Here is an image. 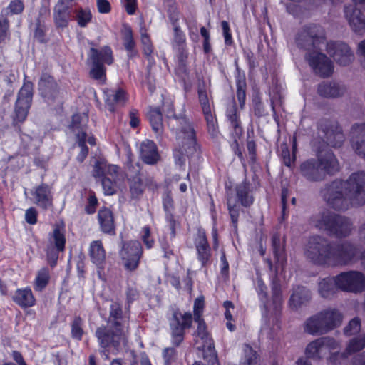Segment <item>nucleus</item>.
I'll use <instances>...</instances> for the list:
<instances>
[{
    "mask_svg": "<svg viewBox=\"0 0 365 365\" xmlns=\"http://www.w3.org/2000/svg\"><path fill=\"white\" fill-rule=\"evenodd\" d=\"M207 121V130L212 137H216L218 133V126L216 118L212 115V113L204 114Z\"/></svg>",
    "mask_w": 365,
    "mask_h": 365,
    "instance_id": "4d7b16f0",
    "label": "nucleus"
},
{
    "mask_svg": "<svg viewBox=\"0 0 365 365\" xmlns=\"http://www.w3.org/2000/svg\"><path fill=\"white\" fill-rule=\"evenodd\" d=\"M167 5L169 6L168 9V14L171 23L174 26H179L178 21L179 20V12L177 11L174 1L173 0H167Z\"/></svg>",
    "mask_w": 365,
    "mask_h": 365,
    "instance_id": "13d9d810",
    "label": "nucleus"
},
{
    "mask_svg": "<svg viewBox=\"0 0 365 365\" xmlns=\"http://www.w3.org/2000/svg\"><path fill=\"white\" fill-rule=\"evenodd\" d=\"M237 98L241 108H243L246 99V81L245 78H238L236 82Z\"/></svg>",
    "mask_w": 365,
    "mask_h": 365,
    "instance_id": "3c124183",
    "label": "nucleus"
},
{
    "mask_svg": "<svg viewBox=\"0 0 365 365\" xmlns=\"http://www.w3.org/2000/svg\"><path fill=\"white\" fill-rule=\"evenodd\" d=\"M96 52L97 60L98 64H108L110 65L113 62V52L111 48L109 46H103L101 50H98L94 48H91L89 51L88 57L91 61V63H93V58L94 51Z\"/></svg>",
    "mask_w": 365,
    "mask_h": 365,
    "instance_id": "ea45409f",
    "label": "nucleus"
},
{
    "mask_svg": "<svg viewBox=\"0 0 365 365\" xmlns=\"http://www.w3.org/2000/svg\"><path fill=\"white\" fill-rule=\"evenodd\" d=\"M71 129L75 133L78 145L81 151L76 157L79 163H83L88 154V148L86 145L87 128L85 123H81V117L79 114H75L72 117Z\"/></svg>",
    "mask_w": 365,
    "mask_h": 365,
    "instance_id": "b1692460",
    "label": "nucleus"
},
{
    "mask_svg": "<svg viewBox=\"0 0 365 365\" xmlns=\"http://www.w3.org/2000/svg\"><path fill=\"white\" fill-rule=\"evenodd\" d=\"M141 239L148 249L153 247L154 240L150 236V230L148 226L143 227L141 231Z\"/></svg>",
    "mask_w": 365,
    "mask_h": 365,
    "instance_id": "0e129e2a",
    "label": "nucleus"
},
{
    "mask_svg": "<svg viewBox=\"0 0 365 365\" xmlns=\"http://www.w3.org/2000/svg\"><path fill=\"white\" fill-rule=\"evenodd\" d=\"M319 130L324 133L326 143L331 147H340L344 140V136L341 128L336 123L327 120H321L318 125Z\"/></svg>",
    "mask_w": 365,
    "mask_h": 365,
    "instance_id": "5701e85b",
    "label": "nucleus"
},
{
    "mask_svg": "<svg viewBox=\"0 0 365 365\" xmlns=\"http://www.w3.org/2000/svg\"><path fill=\"white\" fill-rule=\"evenodd\" d=\"M240 365H260V359L257 353L248 345L243 347V355Z\"/></svg>",
    "mask_w": 365,
    "mask_h": 365,
    "instance_id": "79ce46f5",
    "label": "nucleus"
},
{
    "mask_svg": "<svg viewBox=\"0 0 365 365\" xmlns=\"http://www.w3.org/2000/svg\"><path fill=\"white\" fill-rule=\"evenodd\" d=\"M7 9L12 14H20L24 9V4L21 0H13L9 4Z\"/></svg>",
    "mask_w": 365,
    "mask_h": 365,
    "instance_id": "774afa93",
    "label": "nucleus"
},
{
    "mask_svg": "<svg viewBox=\"0 0 365 365\" xmlns=\"http://www.w3.org/2000/svg\"><path fill=\"white\" fill-rule=\"evenodd\" d=\"M192 324V315L189 312H175L170 322L173 343L178 346L184 339L185 329Z\"/></svg>",
    "mask_w": 365,
    "mask_h": 365,
    "instance_id": "aec40b11",
    "label": "nucleus"
},
{
    "mask_svg": "<svg viewBox=\"0 0 365 365\" xmlns=\"http://www.w3.org/2000/svg\"><path fill=\"white\" fill-rule=\"evenodd\" d=\"M89 256L91 262L99 269H103L106 264V250L101 240L92 241L89 246Z\"/></svg>",
    "mask_w": 365,
    "mask_h": 365,
    "instance_id": "473e14b6",
    "label": "nucleus"
},
{
    "mask_svg": "<svg viewBox=\"0 0 365 365\" xmlns=\"http://www.w3.org/2000/svg\"><path fill=\"white\" fill-rule=\"evenodd\" d=\"M198 98L202 107L203 114L212 113L207 94L204 86H200L198 88Z\"/></svg>",
    "mask_w": 365,
    "mask_h": 365,
    "instance_id": "603ef678",
    "label": "nucleus"
},
{
    "mask_svg": "<svg viewBox=\"0 0 365 365\" xmlns=\"http://www.w3.org/2000/svg\"><path fill=\"white\" fill-rule=\"evenodd\" d=\"M326 51L338 65L348 66L354 60V54L350 46L342 41L326 43Z\"/></svg>",
    "mask_w": 365,
    "mask_h": 365,
    "instance_id": "4468645a",
    "label": "nucleus"
},
{
    "mask_svg": "<svg viewBox=\"0 0 365 365\" xmlns=\"http://www.w3.org/2000/svg\"><path fill=\"white\" fill-rule=\"evenodd\" d=\"M304 57L317 75L327 78L333 73L334 65L332 61L319 51L306 53Z\"/></svg>",
    "mask_w": 365,
    "mask_h": 365,
    "instance_id": "a211bd4d",
    "label": "nucleus"
},
{
    "mask_svg": "<svg viewBox=\"0 0 365 365\" xmlns=\"http://www.w3.org/2000/svg\"><path fill=\"white\" fill-rule=\"evenodd\" d=\"M338 288L355 294L365 290V275L361 272H344L336 276Z\"/></svg>",
    "mask_w": 365,
    "mask_h": 365,
    "instance_id": "9b49d317",
    "label": "nucleus"
},
{
    "mask_svg": "<svg viewBox=\"0 0 365 365\" xmlns=\"http://www.w3.org/2000/svg\"><path fill=\"white\" fill-rule=\"evenodd\" d=\"M163 205L166 215L172 214L174 210V201L170 192H167L163 195Z\"/></svg>",
    "mask_w": 365,
    "mask_h": 365,
    "instance_id": "e2e57ef3",
    "label": "nucleus"
},
{
    "mask_svg": "<svg viewBox=\"0 0 365 365\" xmlns=\"http://www.w3.org/2000/svg\"><path fill=\"white\" fill-rule=\"evenodd\" d=\"M314 226L329 235L338 238L349 236L352 230L351 220L329 210H324L314 220Z\"/></svg>",
    "mask_w": 365,
    "mask_h": 365,
    "instance_id": "39448f33",
    "label": "nucleus"
},
{
    "mask_svg": "<svg viewBox=\"0 0 365 365\" xmlns=\"http://www.w3.org/2000/svg\"><path fill=\"white\" fill-rule=\"evenodd\" d=\"M337 347L338 343L334 339L322 337L309 343L305 353L308 358L317 359L324 357Z\"/></svg>",
    "mask_w": 365,
    "mask_h": 365,
    "instance_id": "4be33fe9",
    "label": "nucleus"
},
{
    "mask_svg": "<svg viewBox=\"0 0 365 365\" xmlns=\"http://www.w3.org/2000/svg\"><path fill=\"white\" fill-rule=\"evenodd\" d=\"M235 190L236 199L232 193H228L227 195V205L232 226L233 229L237 231L240 211L239 203L244 207H250L253 204L255 198L252 185L245 180L237 184L235 186Z\"/></svg>",
    "mask_w": 365,
    "mask_h": 365,
    "instance_id": "423d86ee",
    "label": "nucleus"
},
{
    "mask_svg": "<svg viewBox=\"0 0 365 365\" xmlns=\"http://www.w3.org/2000/svg\"><path fill=\"white\" fill-rule=\"evenodd\" d=\"M104 96L106 106L110 112L115 110V104L123 103L125 101V93L121 89H108L104 91Z\"/></svg>",
    "mask_w": 365,
    "mask_h": 365,
    "instance_id": "e433bc0d",
    "label": "nucleus"
},
{
    "mask_svg": "<svg viewBox=\"0 0 365 365\" xmlns=\"http://www.w3.org/2000/svg\"><path fill=\"white\" fill-rule=\"evenodd\" d=\"M9 21L3 14L0 15V43L9 37Z\"/></svg>",
    "mask_w": 365,
    "mask_h": 365,
    "instance_id": "5fc2aeb1",
    "label": "nucleus"
},
{
    "mask_svg": "<svg viewBox=\"0 0 365 365\" xmlns=\"http://www.w3.org/2000/svg\"><path fill=\"white\" fill-rule=\"evenodd\" d=\"M93 15L89 9L79 8L75 10V19L81 28L86 27L91 21Z\"/></svg>",
    "mask_w": 365,
    "mask_h": 365,
    "instance_id": "a18cd8bd",
    "label": "nucleus"
},
{
    "mask_svg": "<svg viewBox=\"0 0 365 365\" xmlns=\"http://www.w3.org/2000/svg\"><path fill=\"white\" fill-rule=\"evenodd\" d=\"M93 51L95 52L93 56V63H92V68L90 71V75L93 78L101 82H104L106 80V68L104 65L98 64L96 52L95 51Z\"/></svg>",
    "mask_w": 365,
    "mask_h": 365,
    "instance_id": "49530a36",
    "label": "nucleus"
},
{
    "mask_svg": "<svg viewBox=\"0 0 365 365\" xmlns=\"http://www.w3.org/2000/svg\"><path fill=\"white\" fill-rule=\"evenodd\" d=\"M153 132L160 136L163 130V116L159 108H151L147 114Z\"/></svg>",
    "mask_w": 365,
    "mask_h": 365,
    "instance_id": "4c0bfd02",
    "label": "nucleus"
},
{
    "mask_svg": "<svg viewBox=\"0 0 365 365\" xmlns=\"http://www.w3.org/2000/svg\"><path fill=\"white\" fill-rule=\"evenodd\" d=\"M82 321L80 318H76L72 324L71 333L73 337L80 340L83 335V329L81 328Z\"/></svg>",
    "mask_w": 365,
    "mask_h": 365,
    "instance_id": "338daca9",
    "label": "nucleus"
},
{
    "mask_svg": "<svg viewBox=\"0 0 365 365\" xmlns=\"http://www.w3.org/2000/svg\"><path fill=\"white\" fill-rule=\"evenodd\" d=\"M34 85L31 81L24 82L19 91L18 98L16 102L15 115L16 118L24 121L28 114L33 98Z\"/></svg>",
    "mask_w": 365,
    "mask_h": 365,
    "instance_id": "6ab92c4d",
    "label": "nucleus"
},
{
    "mask_svg": "<svg viewBox=\"0 0 365 365\" xmlns=\"http://www.w3.org/2000/svg\"><path fill=\"white\" fill-rule=\"evenodd\" d=\"M361 257L359 247L349 241L334 243L331 267L353 264Z\"/></svg>",
    "mask_w": 365,
    "mask_h": 365,
    "instance_id": "9d476101",
    "label": "nucleus"
},
{
    "mask_svg": "<svg viewBox=\"0 0 365 365\" xmlns=\"http://www.w3.org/2000/svg\"><path fill=\"white\" fill-rule=\"evenodd\" d=\"M325 332L339 326L342 321L341 314L335 309H329L319 312Z\"/></svg>",
    "mask_w": 365,
    "mask_h": 365,
    "instance_id": "2f4dec72",
    "label": "nucleus"
},
{
    "mask_svg": "<svg viewBox=\"0 0 365 365\" xmlns=\"http://www.w3.org/2000/svg\"><path fill=\"white\" fill-rule=\"evenodd\" d=\"M66 237L63 225L56 224L53 231L49 234L48 245L58 249H65Z\"/></svg>",
    "mask_w": 365,
    "mask_h": 365,
    "instance_id": "c9c22d12",
    "label": "nucleus"
},
{
    "mask_svg": "<svg viewBox=\"0 0 365 365\" xmlns=\"http://www.w3.org/2000/svg\"><path fill=\"white\" fill-rule=\"evenodd\" d=\"M365 347V336H360L356 338L352 339L349 344L347 345L345 353L344 354H337L336 355H333L331 356V361L334 363L336 365H341L340 363H338L336 361V358L341 357L343 359L346 358L347 355L351 354L353 353L359 351Z\"/></svg>",
    "mask_w": 365,
    "mask_h": 365,
    "instance_id": "f704fd0d",
    "label": "nucleus"
},
{
    "mask_svg": "<svg viewBox=\"0 0 365 365\" xmlns=\"http://www.w3.org/2000/svg\"><path fill=\"white\" fill-rule=\"evenodd\" d=\"M140 171V166L138 163L135 165H133L131 163L128 165L127 177L133 199H139L144 192V184Z\"/></svg>",
    "mask_w": 365,
    "mask_h": 365,
    "instance_id": "393cba45",
    "label": "nucleus"
},
{
    "mask_svg": "<svg viewBox=\"0 0 365 365\" xmlns=\"http://www.w3.org/2000/svg\"><path fill=\"white\" fill-rule=\"evenodd\" d=\"M128 333V319L122 316L120 305L115 303L110 307V313L107 326L99 327L96 332L100 345L108 347L118 346L124 342Z\"/></svg>",
    "mask_w": 365,
    "mask_h": 365,
    "instance_id": "7ed1b4c3",
    "label": "nucleus"
},
{
    "mask_svg": "<svg viewBox=\"0 0 365 365\" xmlns=\"http://www.w3.org/2000/svg\"><path fill=\"white\" fill-rule=\"evenodd\" d=\"M346 91L347 87L344 83L335 81H324L317 86V93L326 98L343 97Z\"/></svg>",
    "mask_w": 365,
    "mask_h": 365,
    "instance_id": "bb28decb",
    "label": "nucleus"
},
{
    "mask_svg": "<svg viewBox=\"0 0 365 365\" xmlns=\"http://www.w3.org/2000/svg\"><path fill=\"white\" fill-rule=\"evenodd\" d=\"M174 36L172 43L173 48H178L187 46L186 37L184 32L181 30L180 26H175L173 27Z\"/></svg>",
    "mask_w": 365,
    "mask_h": 365,
    "instance_id": "8fccbe9b",
    "label": "nucleus"
},
{
    "mask_svg": "<svg viewBox=\"0 0 365 365\" xmlns=\"http://www.w3.org/2000/svg\"><path fill=\"white\" fill-rule=\"evenodd\" d=\"M176 53V58L178 63V69L182 72H186V63L188 58L187 46L173 48Z\"/></svg>",
    "mask_w": 365,
    "mask_h": 365,
    "instance_id": "09e8293b",
    "label": "nucleus"
},
{
    "mask_svg": "<svg viewBox=\"0 0 365 365\" xmlns=\"http://www.w3.org/2000/svg\"><path fill=\"white\" fill-rule=\"evenodd\" d=\"M339 170V160L330 150H319L314 158L305 160L299 166L300 174L309 182L323 181Z\"/></svg>",
    "mask_w": 365,
    "mask_h": 365,
    "instance_id": "f03ea898",
    "label": "nucleus"
},
{
    "mask_svg": "<svg viewBox=\"0 0 365 365\" xmlns=\"http://www.w3.org/2000/svg\"><path fill=\"white\" fill-rule=\"evenodd\" d=\"M304 329L311 334H322L326 333L322 323L320 313L309 318L306 321Z\"/></svg>",
    "mask_w": 365,
    "mask_h": 365,
    "instance_id": "a19ab883",
    "label": "nucleus"
},
{
    "mask_svg": "<svg viewBox=\"0 0 365 365\" xmlns=\"http://www.w3.org/2000/svg\"><path fill=\"white\" fill-rule=\"evenodd\" d=\"M163 358L165 365H176L177 352L173 348H165L163 351Z\"/></svg>",
    "mask_w": 365,
    "mask_h": 365,
    "instance_id": "6e6d98bb",
    "label": "nucleus"
},
{
    "mask_svg": "<svg viewBox=\"0 0 365 365\" xmlns=\"http://www.w3.org/2000/svg\"><path fill=\"white\" fill-rule=\"evenodd\" d=\"M226 117L230 123L231 128L230 135L233 140L231 143V147L235 153L240 158H242V153L240 151L238 140L241 138L243 135V128L241 125V120L237 113V108L235 103H232L227 108Z\"/></svg>",
    "mask_w": 365,
    "mask_h": 365,
    "instance_id": "f3484780",
    "label": "nucleus"
},
{
    "mask_svg": "<svg viewBox=\"0 0 365 365\" xmlns=\"http://www.w3.org/2000/svg\"><path fill=\"white\" fill-rule=\"evenodd\" d=\"M140 158L148 165H155L160 160L156 144L150 140H145L140 145Z\"/></svg>",
    "mask_w": 365,
    "mask_h": 365,
    "instance_id": "c85d7f7f",
    "label": "nucleus"
},
{
    "mask_svg": "<svg viewBox=\"0 0 365 365\" xmlns=\"http://www.w3.org/2000/svg\"><path fill=\"white\" fill-rule=\"evenodd\" d=\"M351 144L355 153L365 159V124L353 125Z\"/></svg>",
    "mask_w": 365,
    "mask_h": 365,
    "instance_id": "cd10ccee",
    "label": "nucleus"
},
{
    "mask_svg": "<svg viewBox=\"0 0 365 365\" xmlns=\"http://www.w3.org/2000/svg\"><path fill=\"white\" fill-rule=\"evenodd\" d=\"M50 278V271L47 267H43L39 269L37 272L34 281L35 290H43L48 285Z\"/></svg>",
    "mask_w": 365,
    "mask_h": 365,
    "instance_id": "37998d69",
    "label": "nucleus"
},
{
    "mask_svg": "<svg viewBox=\"0 0 365 365\" xmlns=\"http://www.w3.org/2000/svg\"><path fill=\"white\" fill-rule=\"evenodd\" d=\"M98 221L101 230L106 234L114 235L115 230L114 216L112 211L107 208H101L98 212Z\"/></svg>",
    "mask_w": 365,
    "mask_h": 365,
    "instance_id": "7c9ffc66",
    "label": "nucleus"
},
{
    "mask_svg": "<svg viewBox=\"0 0 365 365\" xmlns=\"http://www.w3.org/2000/svg\"><path fill=\"white\" fill-rule=\"evenodd\" d=\"M54 21L58 28H64L68 26L70 19L68 5L57 4L54 9Z\"/></svg>",
    "mask_w": 365,
    "mask_h": 365,
    "instance_id": "58836bf2",
    "label": "nucleus"
},
{
    "mask_svg": "<svg viewBox=\"0 0 365 365\" xmlns=\"http://www.w3.org/2000/svg\"><path fill=\"white\" fill-rule=\"evenodd\" d=\"M176 135L178 140L182 139L185 141L179 143V148L173 150V155L175 158V163L180 166L185 164L186 157L193 155L197 151V143L195 131L193 128V134L189 133L187 130L178 132Z\"/></svg>",
    "mask_w": 365,
    "mask_h": 365,
    "instance_id": "ddd939ff",
    "label": "nucleus"
},
{
    "mask_svg": "<svg viewBox=\"0 0 365 365\" xmlns=\"http://www.w3.org/2000/svg\"><path fill=\"white\" fill-rule=\"evenodd\" d=\"M102 187L104 193L107 195H113L116 191L115 183L106 177L102 179Z\"/></svg>",
    "mask_w": 365,
    "mask_h": 365,
    "instance_id": "69168bd1",
    "label": "nucleus"
},
{
    "mask_svg": "<svg viewBox=\"0 0 365 365\" xmlns=\"http://www.w3.org/2000/svg\"><path fill=\"white\" fill-rule=\"evenodd\" d=\"M205 306L203 298H196L194 303V317L197 322V328L194 334V346L197 349L207 352L203 355L211 365L217 362V355L215 351L214 344L212 339L206 331V326L204 321L200 318L202 314Z\"/></svg>",
    "mask_w": 365,
    "mask_h": 365,
    "instance_id": "20e7f679",
    "label": "nucleus"
},
{
    "mask_svg": "<svg viewBox=\"0 0 365 365\" xmlns=\"http://www.w3.org/2000/svg\"><path fill=\"white\" fill-rule=\"evenodd\" d=\"M361 329L360 321L357 318L351 320L349 324L344 328V334L346 336H351L359 332Z\"/></svg>",
    "mask_w": 365,
    "mask_h": 365,
    "instance_id": "052dcab7",
    "label": "nucleus"
},
{
    "mask_svg": "<svg viewBox=\"0 0 365 365\" xmlns=\"http://www.w3.org/2000/svg\"><path fill=\"white\" fill-rule=\"evenodd\" d=\"M334 243L326 237H311L305 247V255L313 263L331 267Z\"/></svg>",
    "mask_w": 365,
    "mask_h": 365,
    "instance_id": "6e6552de",
    "label": "nucleus"
},
{
    "mask_svg": "<svg viewBox=\"0 0 365 365\" xmlns=\"http://www.w3.org/2000/svg\"><path fill=\"white\" fill-rule=\"evenodd\" d=\"M107 163L106 161L97 160L93 165V175L101 178L106 175Z\"/></svg>",
    "mask_w": 365,
    "mask_h": 365,
    "instance_id": "680f3d73",
    "label": "nucleus"
},
{
    "mask_svg": "<svg viewBox=\"0 0 365 365\" xmlns=\"http://www.w3.org/2000/svg\"><path fill=\"white\" fill-rule=\"evenodd\" d=\"M272 247L277 268L283 269L287 259L284 254V242L281 240L278 234L272 237Z\"/></svg>",
    "mask_w": 365,
    "mask_h": 365,
    "instance_id": "72a5a7b5",
    "label": "nucleus"
},
{
    "mask_svg": "<svg viewBox=\"0 0 365 365\" xmlns=\"http://www.w3.org/2000/svg\"><path fill=\"white\" fill-rule=\"evenodd\" d=\"M163 110L168 119V125L176 135L178 132L187 130L193 134V125L188 118L182 114L176 115L174 112L173 104L171 102H165L163 104Z\"/></svg>",
    "mask_w": 365,
    "mask_h": 365,
    "instance_id": "2eb2a0df",
    "label": "nucleus"
},
{
    "mask_svg": "<svg viewBox=\"0 0 365 365\" xmlns=\"http://www.w3.org/2000/svg\"><path fill=\"white\" fill-rule=\"evenodd\" d=\"M282 307L281 298H264L263 314H276Z\"/></svg>",
    "mask_w": 365,
    "mask_h": 365,
    "instance_id": "de8ad7c7",
    "label": "nucleus"
},
{
    "mask_svg": "<svg viewBox=\"0 0 365 365\" xmlns=\"http://www.w3.org/2000/svg\"><path fill=\"white\" fill-rule=\"evenodd\" d=\"M143 253V250L139 241L131 240L124 243L119 253L124 268L130 272L136 270Z\"/></svg>",
    "mask_w": 365,
    "mask_h": 365,
    "instance_id": "f8f14e48",
    "label": "nucleus"
},
{
    "mask_svg": "<svg viewBox=\"0 0 365 365\" xmlns=\"http://www.w3.org/2000/svg\"><path fill=\"white\" fill-rule=\"evenodd\" d=\"M337 289L339 288L336 285V277L323 279L319 284V291L322 297L334 294Z\"/></svg>",
    "mask_w": 365,
    "mask_h": 365,
    "instance_id": "c03bdc74",
    "label": "nucleus"
},
{
    "mask_svg": "<svg viewBox=\"0 0 365 365\" xmlns=\"http://www.w3.org/2000/svg\"><path fill=\"white\" fill-rule=\"evenodd\" d=\"M226 117L230 123L231 128L230 135L233 140L231 143V147L235 153L240 158H242V153L240 151L238 140L241 138L243 135V128L241 125V120L237 113V108L235 103H232L227 108Z\"/></svg>",
    "mask_w": 365,
    "mask_h": 365,
    "instance_id": "dca6fc26",
    "label": "nucleus"
},
{
    "mask_svg": "<svg viewBox=\"0 0 365 365\" xmlns=\"http://www.w3.org/2000/svg\"><path fill=\"white\" fill-rule=\"evenodd\" d=\"M124 46L128 51H133L135 47V42L133 37V32L130 27H125L123 31Z\"/></svg>",
    "mask_w": 365,
    "mask_h": 365,
    "instance_id": "bf43d9fd",
    "label": "nucleus"
},
{
    "mask_svg": "<svg viewBox=\"0 0 365 365\" xmlns=\"http://www.w3.org/2000/svg\"><path fill=\"white\" fill-rule=\"evenodd\" d=\"M197 257L202 267L206 266L211 258V250L205 232L200 231L195 240Z\"/></svg>",
    "mask_w": 365,
    "mask_h": 365,
    "instance_id": "c756f323",
    "label": "nucleus"
},
{
    "mask_svg": "<svg viewBox=\"0 0 365 365\" xmlns=\"http://www.w3.org/2000/svg\"><path fill=\"white\" fill-rule=\"evenodd\" d=\"M31 201L43 210L53 207L52 187L46 183H41L30 190Z\"/></svg>",
    "mask_w": 365,
    "mask_h": 365,
    "instance_id": "412c9836",
    "label": "nucleus"
},
{
    "mask_svg": "<svg viewBox=\"0 0 365 365\" xmlns=\"http://www.w3.org/2000/svg\"><path fill=\"white\" fill-rule=\"evenodd\" d=\"M321 194L326 204L335 210L362 206L365 205V172L353 173L346 180L336 179L327 183Z\"/></svg>",
    "mask_w": 365,
    "mask_h": 365,
    "instance_id": "f257e3e1",
    "label": "nucleus"
},
{
    "mask_svg": "<svg viewBox=\"0 0 365 365\" xmlns=\"http://www.w3.org/2000/svg\"><path fill=\"white\" fill-rule=\"evenodd\" d=\"M38 90L44 101L49 105L63 103L65 92L55 78L47 72H43L38 83Z\"/></svg>",
    "mask_w": 365,
    "mask_h": 365,
    "instance_id": "1a4fd4ad",
    "label": "nucleus"
},
{
    "mask_svg": "<svg viewBox=\"0 0 365 365\" xmlns=\"http://www.w3.org/2000/svg\"><path fill=\"white\" fill-rule=\"evenodd\" d=\"M344 16L351 31L356 34H363L365 31V16L359 9L352 5L345 6Z\"/></svg>",
    "mask_w": 365,
    "mask_h": 365,
    "instance_id": "a878e982",
    "label": "nucleus"
},
{
    "mask_svg": "<svg viewBox=\"0 0 365 365\" xmlns=\"http://www.w3.org/2000/svg\"><path fill=\"white\" fill-rule=\"evenodd\" d=\"M63 249H58L56 247H53L47 245L46 247V256L47 260L51 267H53L57 263L58 255L61 252H63Z\"/></svg>",
    "mask_w": 365,
    "mask_h": 365,
    "instance_id": "864d4df0",
    "label": "nucleus"
},
{
    "mask_svg": "<svg viewBox=\"0 0 365 365\" xmlns=\"http://www.w3.org/2000/svg\"><path fill=\"white\" fill-rule=\"evenodd\" d=\"M295 43L306 53L319 51L326 44L325 31L318 24L304 26L297 31Z\"/></svg>",
    "mask_w": 365,
    "mask_h": 365,
    "instance_id": "0eeeda50",
    "label": "nucleus"
}]
</instances>
